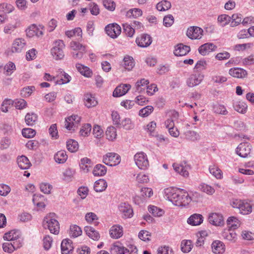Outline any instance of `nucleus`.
<instances>
[{
  "mask_svg": "<svg viewBox=\"0 0 254 254\" xmlns=\"http://www.w3.org/2000/svg\"><path fill=\"white\" fill-rule=\"evenodd\" d=\"M119 126L123 127L126 130H129L133 127V125L129 118H125L121 122Z\"/></svg>",
  "mask_w": 254,
  "mask_h": 254,
  "instance_id": "nucleus-53",
  "label": "nucleus"
},
{
  "mask_svg": "<svg viewBox=\"0 0 254 254\" xmlns=\"http://www.w3.org/2000/svg\"><path fill=\"white\" fill-rule=\"evenodd\" d=\"M157 254H174V253L171 248L165 246L158 248Z\"/></svg>",
  "mask_w": 254,
  "mask_h": 254,
  "instance_id": "nucleus-64",
  "label": "nucleus"
},
{
  "mask_svg": "<svg viewBox=\"0 0 254 254\" xmlns=\"http://www.w3.org/2000/svg\"><path fill=\"white\" fill-rule=\"evenodd\" d=\"M91 130V125L89 124H84L80 128L79 133L82 136H87Z\"/></svg>",
  "mask_w": 254,
  "mask_h": 254,
  "instance_id": "nucleus-56",
  "label": "nucleus"
},
{
  "mask_svg": "<svg viewBox=\"0 0 254 254\" xmlns=\"http://www.w3.org/2000/svg\"><path fill=\"white\" fill-rule=\"evenodd\" d=\"M212 252L215 254H222L225 252L224 243L220 241H214L211 245Z\"/></svg>",
  "mask_w": 254,
  "mask_h": 254,
  "instance_id": "nucleus-26",
  "label": "nucleus"
},
{
  "mask_svg": "<svg viewBox=\"0 0 254 254\" xmlns=\"http://www.w3.org/2000/svg\"><path fill=\"white\" fill-rule=\"evenodd\" d=\"M118 209L124 219L130 218L133 216L132 207L128 203L121 202L118 205Z\"/></svg>",
  "mask_w": 254,
  "mask_h": 254,
  "instance_id": "nucleus-9",
  "label": "nucleus"
},
{
  "mask_svg": "<svg viewBox=\"0 0 254 254\" xmlns=\"http://www.w3.org/2000/svg\"><path fill=\"white\" fill-rule=\"evenodd\" d=\"M173 168L174 170L183 176L184 177H188L189 176V170L190 169V166L186 164V163L181 164H173Z\"/></svg>",
  "mask_w": 254,
  "mask_h": 254,
  "instance_id": "nucleus-16",
  "label": "nucleus"
},
{
  "mask_svg": "<svg viewBox=\"0 0 254 254\" xmlns=\"http://www.w3.org/2000/svg\"><path fill=\"white\" fill-rule=\"evenodd\" d=\"M190 50L189 46L183 44H178L174 50V55L176 56H183L187 55Z\"/></svg>",
  "mask_w": 254,
  "mask_h": 254,
  "instance_id": "nucleus-24",
  "label": "nucleus"
},
{
  "mask_svg": "<svg viewBox=\"0 0 254 254\" xmlns=\"http://www.w3.org/2000/svg\"><path fill=\"white\" fill-rule=\"evenodd\" d=\"M142 14V11L139 8L129 9L127 13V16L129 17L137 18Z\"/></svg>",
  "mask_w": 254,
  "mask_h": 254,
  "instance_id": "nucleus-49",
  "label": "nucleus"
},
{
  "mask_svg": "<svg viewBox=\"0 0 254 254\" xmlns=\"http://www.w3.org/2000/svg\"><path fill=\"white\" fill-rule=\"evenodd\" d=\"M84 102L85 106L88 108L95 106L98 103L95 98L91 94L84 95Z\"/></svg>",
  "mask_w": 254,
  "mask_h": 254,
  "instance_id": "nucleus-27",
  "label": "nucleus"
},
{
  "mask_svg": "<svg viewBox=\"0 0 254 254\" xmlns=\"http://www.w3.org/2000/svg\"><path fill=\"white\" fill-rule=\"evenodd\" d=\"M71 80V77L64 71H61L60 79L58 78L56 81V84H63L69 82Z\"/></svg>",
  "mask_w": 254,
  "mask_h": 254,
  "instance_id": "nucleus-44",
  "label": "nucleus"
},
{
  "mask_svg": "<svg viewBox=\"0 0 254 254\" xmlns=\"http://www.w3.org/2000/svg\"><path fill=\"white\" fill-rule=\"evenodd\" d=\"M20 234L18 231L13 230L4 234L3 238L4 240L11 242L14 239L18 238Z\"/></svg>",
  "mask_w": 254,
  "mask_h": 254,
  "instance_id": "nucleus-41",
  "label": "nucleus"
},
{
  "mask_svg": "<svg viewBox=\"0 0 254 254\" xmlns=\"http://www.w3.org/2000/svg\"><path fill=\"white\" fill-rule=\"evenodd\" d=\"M229 73L233 77L242 78L247 75V71L241 68L235 67L229 69Z\"/></svg>",
  "mask_w": 254,
  "mask_h": 254,
  "instance_id": "nucleus-23",
  "label": "nucleus"
},
{
  "mask_svg": "<svg viewBox=\"0 0 254 254\" xmlns=\"http://www.w3.org/2000/svg\"><path fill=\"white\" fill-rule=\"evenodd\" d=\"M199 188L202 191L209 195H212L215 192V190L212 187L206 184H200Z\"/></svg>",
  "mask_w": 254,
  "mask_h": 254,
  "instance_id": "nucleus-54",
  "label": "nucleus"
},
{
  "mask_svg": "<svg viewBox=\"0 0 254 254\" xmlns=\"http://www.w3.org/2000/svg\"><path fill=\"white\" fill-rule=\"evenodd\" d=\"M135 163L140 169L145 170L149 166L147 155L142 152L137 153L134 156Z\"/></svg>",
  "mask_w": 254,
  "mask_h": 254,
  "instance_id": "nucleus-8",
  "label": "nucleus"
},
{
  "mask_svg": "<svg viewBox=\"0 0 254 254\" xmlns=\"http://www.w3.org/2000/svg\"><path fill=\"white\" fill-rule=\"evenodd\" d=\"M107 138L111 141L114 140L117 136L116 128L114 127H109L106 131Z\"/></svg>",
  "mask_w": 254,
  "mask_h": 254,
  "instance_id": "nucleus-43",
  "label": "nucleus"
},
{
  "mask_svg": "<svg viewBox=\"0 0 254 254\" xmlns=\"http://www.w3.org/2000/svg\"><path fill=\"white\" fill-rule=\"evenodd\" d=\"M76 67L78 71L84 76L87 77L91 76L92 72L87 66H84L80 64H76Z\"/></svg>",
  "mask_w": 254,
  "mask_h": 254,
  "instance_id": "nucleus-33",
  "label": "nucleus"
},
{
  "mask_svg": "<svg viewBox=\"0 0 254 254\" xmlns=\"http://www.w3.org/2000/svg\"><path fill=\"white\" fill-rule=\"evenodd\" d=\"M203 30L197 26H190L187 31V36L191 39H200L203 35Z\"/></svg>",
  "mask_w": 254,
  "mask_h": 254,
  "instance_id": "nucleus-12",
  "label": "nucleus"
},
{
  "mask_svg": "<svg viewBox=\"0 0 254 254\" xmlns=\"http://www.w3.org/2000/svg\"><path fill=\"white\" fill-rule=\"evenodd\" d=\"M208 221L213 225L221 226L223 224V217L221 214L213 213L209 215Z\"/></svg>",
  "mask_w": 254,
  "mask_h": 254,
  "instance_id": "nucleus-17",
  "label": "nucleus"
},
{
  "mask_svg": "<svg viewBox=\"0 0 254 254\" xmlns=\"http://www.w3.org/2000/svg\"><path fill=\"white\" fill-rule=\"evenodd\" d=\"M106 33L112 38H116L121 32V27L116 23L108 24L105 29Z\"/></svg>",
  "mask_w": 254,
  "mask_h": 254,
  "instance_id": "nucleus-11",
  "label": "nucleus"
},
{
  "mask_svg": "<svg viewBox=\"0 0 254 254\" xmlns=\"http://www.w3.org/2000/svg\"><path fill=\"white\" fill-rule=\"evenodd\" d=\"M156 7L159 11H166L169 9L171 7V3L168 0H162L156 4Z\"/></svg>",
  "mask_w": 254,
  "mask_h": 254,
  "instance_id": "nucleus-42",
  "label": "nucleus"
},
{
  "mask_svg": "<svg viewBox=\"0 0 254 254\" xmlns=\"http://www.w3.org/2000/svg\"><path fill=\"white\" fill-rule=\"evenodd\" d=\"M109 250L111 254H138V250L135 246L130 245L126 248L119 242L112 244Z\"/></svg>",
  "mask_w": 254,
  "mask_h": 254,
  "instance_id": "nucleus-2",
  "label": "nucleus"
},
{
  "mask_svg": "<svg viewBox=\"0 0 254 254\" xmlns=\"http://www.w3.org/2000/svg\"><path fill=\"white\" fill-rule=\"evenodd\" d=\"M107 183L104 179H99L96 181L94 185V189L96 192H102L106 190Z\"/></svg>",
  "mask_w": 254,
  "mask_h": 254,
  "instance_id": "nucleus-32",
  "label": "nucleus"
},
{
  "mask_svg": "<svg viewBox=\"0 0 254 254\" xmlns=\"http://www.w3.org/2000/svg\"><path fill=\"white\" fill-rule=\"evenodd\" d=\"M185 136L187 139L195 141L199 138V135L194 131L189 130L185 132Z\"/></svg>",
  "mask_w": 254,
  "mask_h": 254,
  "instance_id": "nucleus-62",
  "label": "nucleus"
},
{
  "mask_svg": "<svg viewBox=\"0 0 254 254\" xmlns=\"http://www.w3.org/2000/svg\"><path fill=\"white\" fill-rule=\"evenodd\" d=\"M227 223L230 229L233 230L238 228L240 225L238 219L234 216L229 217L227 219Z\"/></svg>",
  "mask_w": 254,
  "mask_h": 254,
  "instance_id": "nucleus-45",
  "label": "nucleus"
},
{
  "mask_svg": "<svg viewBox=\"0 0 254 254\" xmlns=\"http://www.w3.org/2000/svg\"><path fill=\"white\" fill-rule=\"evenodd\" d=\"M165 198L178 206H186L191 201V198L188 192L181 189L168 188L164 190Z\"/></svg>",
  "mask_w": 254,
  "mask_h": 254,
  "instance_id": "nucleus-1",
  "label": "nucleus"
},
{
  "mask_svg": "<svg viewBox=\"0 0 254 254\" xmlns=\"http://www.w3.org/2000/svg\"><path fill=\"white\" fill-rule=\"evenodd\" d=\"M148 211L155 217H159L163 215V210L154 205H150L148 207Z\"/></svg>",
  "mask_w": 254,
  "mask_h": 254,
  "instance_id": "nucleus-48",
  "label": "nucleus"
},
{
  "mask_svg": "<svg viewBox=\"0 0 254 254\" xmlns=\"http://www.w3.org/2000/svg\"><path fill=\"white\" fill-rule=\"evenodd\" d=\"M61 247L62 254H70L73 250L71 241L69 239L63 240Z\"/></svg>",
  "mask_w": 254,
  "mask_h": 254,
  "instance_id": "nucleus-22",
  "label": "nucleus"
},
{
  "mask_svg": "<svg viewBox=\"0 0 254 254\" xmlns=\"http://www.w3.org/2000/svg\"><path fill=\"white\" fill-rule=\"evenodd\" d=\"M120 162V156L114 152H108L103 157V162L108 166H115Z\"/></svg>",
  "mask_w": 254,
  "mask_h": 254,
  "instance_id": "nucleus-6",
  "label": "nucleus"
},
{
  "mask_svg": "<svg viewBox=\"0 0 254 254\" xmlns=\"http://www.w3.org/2000/svg\"><path fill=\"white\" fill-rule=\"evenodd\" d=\"M204 75L200 73L192 74L188 78L187 83L189 87H194L198 85L203 80Z\"/></svg>",
  "mask_w": 254,
  "mask_h": 254,
  "instance_id": "nucleus-14",
  "label": "nucleus"
},
{
  "mask_svg": "<svg viewBox=\"0 0 254 254\" xmlns=\"http://www.w3.org/2000/svg\"><path fill=\"white\" fill-rule=\"evenodd\" d=\"M84 231L87 235L91 239L95 241L99 240L100 238L99 234L93 227L88 226H85L84 227Z\"/></svg>",
  "mask_w": 254,
  "mask_h": 254,
  "instance_id": "nucleus-29",
  "label": "nucleus"
},
{
  "mask_svg": "<svg viewBox=\"0 0 254 254\" xmlns=\"http://www.w3.org/2000/svg\"><path fill=\"white\" fill-rule=\"evenodd\" d=\"M213 110L214 113L223 115H226L228 113L226 107L224 105L220 104L214 105Z\"/></svg>",
  "mask_w": 254,
  "mask_h": 254,
  "instance_id": "nucleus-50",
  "label": "nucleus"
},
{
  "mask_svg": "<svg viewBox=\"0 0 254 254\" xmlns=\"http://www.w3.org/2000/svg\"><path fill=\"white\" fill-rule=\"evenodd\" d=\"M67 159V155L66 151L64 150H61L58 151L54 155V159L55 161L59 164L64 163Z\"/></svg>",
  "mask_w": 254,
  "mask_h": 254,
  "instance_id": "nucleus-34",
  "label": "nucleus"
},
{
  "mask_svg": "<svg viewBox=\"0 0 254 254\" xmlns=\"http://www.w3.org/2000/svg\"><path fill=\"white\" fill-rule=\"evenodd\" d=\"M174 22V18L172 15L169 14L164 16L163 18V25L167 27L171 26Z\"/></svg>",
  "mask_w": 254,
  "mask_h": 254,
  "instance_id": "nucleus-61",
  "label": "nucleus"
},
{
  "mask_svg": "<svg viewBox=\"0 0 254 254\" xmlns=\"http://www.w3.org/2000/svg\"><path fill=\"white\" fill-rule=\"evenodd\" d=\"M70 48L74 51L80 50L83 52L86 51V47L79 43L75 41H71L70 43Z\"/></svg>",
  "mask_w": 254,
  "mask_h": 254,
  "instance_id": "nucleus-60",
  "label": "nucleus"
},
{
  "mask_svg": "<svg viewBox=\"0 0 254 254\" xmlns=\"http://www.w3.org/2000/svg\"><path fill=\"white\" fill-rule=\"evenodd\" d=\"M233 108L236 111L241 114H245L247 111L248 106L244 102L236 101L233 103Z\"/></svg>",
  "mask_w": 254,
  "mask_h": 254,
  "instance_id": "nucleus-30",
  "label": "nucleus"
},
{
  "mask_svg": "<svg viewBox=\"0 0 254 254\" xmlns=\"http://www.w3.org/2000/svg\"><path fill=\"white\" fill-rule=\"evenodd\" d=\"M82 34V30L79 27L75 28L71 30L66 31L65 33V35L69 38H71L76 35L81 37Z\"/></svg>",
  "mask_w": 254,
  "mask_h": 254,
  "instance_id": "nucleus-51",
  "label": "nucleus"
},
{
  "mask_svg": "<svg viewBox=\"0 0 254 254\" xmlns=\"http://www.w3.org/2000/svg\"><path fill=\"white\" fill-rule=\"evenodd\" d=\"M123 234V228L120 226H113L111 228L110 230V235L113 238L118 239L122 237Z\"/></svg>",
  "mask_w": 254,
  "mask_h": 254,
  "instance_id": "nucleus-28",
  "label": "nucleus"
},
{
  "mask_svg": "<svg viewBox=\"0 0 254 254\" xmlns=\"http://www.w3.org/2000/svg\"><path fill=\"white\" fill-rule=\"evenodd\" d=\"M64 47V43L62 40H57L54 42L53 47L51 50V53L56 60H60L64 58V54L63 49Z\"/></svg>",
  "mask_w": 254,
  "mask_h": 254,
  "instance_id": "nucleus-5",
  "label": "nucleus"
},
{
  "mask_svg": "<svg viewBox=\"0 0 254 254\" xmlns=\"http://www.w3.org/2000/svg\"><path fill=\"white\" fill-rule=\"evenodd\" d=\"M251 145L248 142L240 143L236 149V153L242 158H246L250 154Z\"/></svg>",
  "mask_w": 254,
  "mask_h": 254,
  "instance_id": "nucleus-10",
  "label": "nucleus"
},
{
  "mask_svg": "<svg viewBox=\"0 0 254 254\" xmlns=\"http://www.w3.org/2000/svg\"><path fill=\"white\" fill-rule=\"evenodd\" d=\"M218 21L221 26H224L228 24L231 20V18L228 15L222 14L218 17Z\"/></svg>",
  "mask_w": 254,
  "mask_h": 254,
  "instance_id": "nucleus-57",
  "label": "nucleus"
},
{
  "mask_svg": "<svg viewBox=\"0 0 254 254\" xmlns=\"http://www.w3.org/2000/svg\"><path fill=\"white\" fill-rule=\"evenodd\" d=\"M203 221V217L202 215L194 213L191 215L187 220V223L191 226H198Z\"/></svg>",
  "mask_w": 254,
  "mask_h": 254,
  "instance_id": "nucleus-19",
  "label": "nucleus"
},
{
  "mask_svg": "<svg viewBox=\"0 0 254 254\" xmlns=\"http://www.w3.org/2000/svg\"><path fill=\"white\" fill-rule=\"evenodd\" d=\"M81 118L76 115H73L65 120L64 126L69 130H74L75 127L80 122Z\"/></svg>",
  "mask_w": 254,
  "mask_h": 254,
  "instance_id": "nucleus-13",
  "label": "nucleus"
},
{
  "mask_svg": "<svg viewBox=\"0 0 254 254\" xmlns=\"http://www.w3.org/2000/svg\"><path fill=\"white\" fill-rule=\"evenodd\" d=\"M14 9L13 6L10 4L7 3L0 4V11L3 12L5 13H10Z\"/></svg>",
  "mask_w": 254,
  "mask_h": 254,
  "instance_id": "nucleus-58",
  "label": "nucleus"
},
{
  "mask_svg": "<svg viewBox=\"0 0 254 254\" xmlns=\"http://www.w3.org/2000/svg\"><path fill=\"white\" fill-rule=\"evenodd\" d=\"M26 41L24 39L17 38L15 39L12 44V52L20 53L25 48Z\"/></svg>",
  "mask_w": 254,
  "mask_h": 254,
  "instance_id": "nucleus-21",
  "label": "nucleus"
},
{
  "mask_svg": "<svg viewBox=\"0 0 254 254\" xmlns=\"http://www.w3.org/2000/svg\"><path fill=\"white\" fill-rule=\"evenodd\" d=\"M22 134L24 137L32 138L36 134V131L31 128H25L22 129Z\"/></svg>",
  "mask_w": 254,
  "mask_h": 254,
  "instance_id": "nucleus-59",
  "label": "nucleus"
},
{
  "mask_svg": "<svg viewBox=\"0 0 254 254\" xmlns=\"http://www.w3.org/2000/svg\"><path fill=\"white\" fill-rule=\"evenodd\" d=\"M192 248V243L190 240H184L181 242V250L184 253L190 252Z\"/></svg>",
  "mask_w": 254,
  "mask_h": 254,
  "instance_id": "nucleus-47",
  "label": "nucleus"
},
{
  "mask_svg": "<svg viewBox=\"0 0 254 254\" xmlns=\"http://www.w3.org/2000/svg\"><path fill=\"white\" fill-rule=\"evenodd\" d=\"M103 4L108 10L113 11L115 9L116 4L111 0H103Z\"/></svg>",
  "mask_w": 254,
  "mask_h": 254,
  "instance_id": "nucleus-63",
  "label": "nucleus"
},
{
  "mask_svg": "<svg viewBox=\"0 0 254 254\" xmlns=\"http://www.w3.org/2000/svg\"><path fill=\"white\" fill-rule=\"evenodd\" d=\"M66 148L70 152H75L78 149V143L75 140L69 139L66 141Z\"/></svg>",
  "mask_w": 254,
  "mask_h": 254,
  "instance_id": "nucleus-39",
  "label": "nucleus"
},
{
  "mask_svg": "<svg viewBox=\"0 0 254 254\" xmlns=\"http://www.w3.org/2000/svg\"><path fill=\"white\" fill-rule=\"evenodd\" d=\"M55 213H50L43 220V227L48 229L51 233L58 234L60 230V224L58 220L54 218Z\"/></svg>",
  "mask_w": 254,
  "mask_h": 254,
  "instance_id": "nucleus-3",
  "label": "nucleus"
},
{
  "mask_svg": "<svg viewBox=\"0 0 254 254\" xmlns=\"http://www.w3.org/2000/svg\"><path fill=\"white\" fill-rule=\"evenodd\" d=\"M210 173L218 179H221L222 173L221 170L215 165H210L209 167Z\"/></svg>",
  "mask_w": 254,
  "mask_h": 254,
  "instance_id": "nucleus-38",
  "label": "nucleus"
},
{
  "mask_svg": "<svg viewBox=\"0 0 254 254\" xmlns=\"http://www.w3.org/2000/svg\"><path fill=\"white\" fill-rule=\"evenodd\" d=\"M149 83V80L144 78L141 79L140 80L137 81L135 85L136 91L139 93L141 92L143 90L146 88Z\"/></svg>",
  "mask_w": 254,
  "mask_h": 254,
  "instance_id": "nucleus-37",
  "label": "nucleus"
},
{
  "mask_svg": "<svg viewBox=\"0 0 254 254\" xmlns=\"http://www.w3.org/2000/svg\"><path fill=\"white\" fill-rule=\"evenodd\" d=\"M37 114L32 113H27L25 117V121L27 126H33L37 120Z\"/></svg>",
  "mask_w": 254,
  "mask_h": 254,
  "instance_id": "nucleus-36",
  "label": "nucleus"
},
{
  "mask_svg": "<svg viewBox=\"0 0 254 254\" xmlns=\"http://www.w3.org/2000/svg\"><path fill=\"white\" fill-rule=\"evenodd\" d=\"M231 206L236 208H238L240 213L243 215L250 214L252 211V205L250 203L239 199H233L230 202Z\"/></svg>",
  "mask_w": 254,
  "mask_h": 254,
  "instance_id": "nucleus-4",
  "label": "nucleus"
},
{
  "mask_svg": "<svg viewBox=\"0 0 254 254\" xmlns=\"http://www.w3.org/2000/svg\"><path fill=\"white\" fill-rule=\"evenodd\" d=\"M107 173V168L101 164H97L93 169V174L94 176H103Z\"/></svg>",
  "mask_w": 254,
  "mask_h": 254,
  "instance_id": "nucleus-31",
  "label": "nucleus"
},
{
  "mask_svg": "<svg viewBox=\"0 0 254 254\" xmlns=\"http://www.w3.org/2000/svg\"><path fill=\"white\" fill-rule=\"evenodd\" d=\"M17 162L19 167L22 170L28 169L31 165L28 158L24 155L18 157Z\"/></svg>",
  "mask_w": 254,
  "mask_h": 254,
  "instance_id": "nucleus-25",
  "label": "nucleus"
},
{
  "mask_svg": "<svg viewBox=\"0 0 254 254\" xmlns=\"http://www.w3.org/2000/svg\"><path fill=\"white\" fill-rule=\"evenodd\" d=\"M15 65L12 62H9L4 67V73L6 75H10L15 70Z\"/></svg>",
  "mask_w": 254,
  "mask_h": 254,
  "instance_id": "nucleus-55",
  "label": "nucleus"
},
{
  "mask_svg": "<svg viewBox=\"0 0 254 254\" xmlns=\"http://www.w3.org/2000/svg\"><path fill=\"white\" fill-rule=\"evenodd\" d=\"M217 47L213 44L210 43H205L198 48V52L202 56L208 55L209 53L215 51Z\"/></svg>",
  "mask_w": 254,
  "mask_h": 254,
  "instance_id": "nucleus-20",
  "label": "nucleus"
},
{
  "mask_svg": "<svg viewBox=\"0 0 254 254\" xmlns=\"http://www.w3.org/2000/svg\"><path fill=\"white\" fill-rule=\"evenodd\" d=\"M153 109L154 108L152 106H147L140 110L138 114L140 117H146L153 111Z\"/></svg>",
  "mask_w": 254,
  "mask_h": 254,
  "instance_id": "nucleus-52",
  "label": "nucleus"
},
{
  "mask_svg": "<svg viewBox=\"0 0 254 254\" xmlns=\"http://www.w3.org/2000/svg\"><path fill=\"white\" fill-rule=\"evenodd\" d=\"M123 65L126 69L131 70L134 66L133 58L129 56H125L123 61Z\"/></svg>",
  "mask_w": 254,
  "mask_h": 254,
  "instance_id": "nucleus-40",
  "label": "nucleus"
},
{
  "mask_svg": "<svg viewBox=\"0 0 254 254\" xmlns=\"http://www.w3.org/2000/svg\"><path fill=\"white\" fill-rule=\"evenodd\" d=\"M135 42L138 46L145 48L151 44L152 38L149 35L143 34L136 39Z\"/></svg>",
  "mask_w": 254,
  "mask_h": 254,
  "instance_id": "nucleus-15",
  "label": "nucleus"
},
{
  "mask_svg": "<svg viewBox=\"0 0 254 254\" xmlns=\"http://www.w3.org/2000/svg\"><path fill=\"white\" fill-rule=\"evenodd\" d=\"M44 30L45 28L43 25L33 24L26 30V35L29 37H40L43 35Z\"/></svg>",
  "mask_w": 254,
  "mask_h": 254,
  "instance_id": "nucleus-7",
  "label": "nucleus"
},
{
  "mask_svg": "<svg viewBox=\"0 0 254 254\" xmlns=\"http://www.w3.org/2000/svg\"><path fill=\"white\" fill-rule=\"evenodd\" d=\"M233 229H229L222 233L224 239L232 242H235L237 240V234Z\"/></svg>",
  "mask_w": 254,
  "mask_h": 254,
  "instance_id": "nucleus-35",
  "label": "nucleus"
},
{
  "mask_svg": "<svg viewBox=\"0 0 254 254\" xmlns=\"http://www.w3.org/2000/svg\"><path fill=\"white\" fill-rule=\"evenodd\" d=\"M130 87V85L128 84H121L115 88L113 96L116 97L122 96L127 92Z\"/></svg>",
  "mask_w": 254,
  "mask_h": 254,
  "instance_id": "nucleus-18",
  "label": "nucleus"
},
{
  "mask_svg": "<svg viewBox=\"0 0 254 254\" xmlns=\"http://www.w3.org/2000/svg\"><path fill=\"white\" fill-rule=\"evenodd\" d=\"M82 234V230L79 226L76 225H72L70 227L69 235L73 238L77 237Z\"/></svg>",
  "mask_w": 254,
  "mask_h": 254,
  "instance_id": "nucleus-46",
  "label": "nucleus"
}]
</instances>
